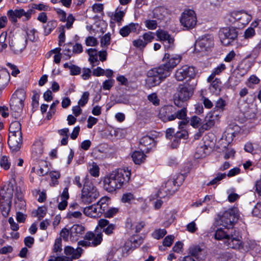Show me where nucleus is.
I'll return each mask as SVG.
<instances>
[{
	"instance_id": "1a4fd4ad",
	"label": "nucleus",
	"mask_w": 261,
	"mask_h": 261,
	"mask_svg": "<svg viewBox=\"0 0 261 261\" xmlns=\"http://www.w3.org/2000/svg\"><path fill=\"white\" fill-rule=\"evenodd\" d=\"M157 40L162 42L166 51L173 50L175 46L174 38L164 30L159 29L155 32Z\"/></svg>"
},
{
	"instance_id": "5fc2aeb1",
	"label": "nucleus",
	"mask_w": 261,
	"mask_h": 261,
	"mask_svg": "<svg viewBox=\"0 0 261 261\" xmlns=\"http://www.w3.org/2000/svg\"><path fill=\"white\" fill-rule=\"evenodd\" d=\"M167 233V231L165 229H158L155 230L152 233L153 238L159 240L163 238Z\"/></svg>"
},
{
	"instance_id": "7ed1b4c3",
	"label": "nucleus",
	"mask_w": 261,
	"mask_h": 261,
	"mask_svg": "<svg viewBox=\"0 0 261 261\" xmlns=\"http://www.w3.org/2000/svg\"><path fill=\"white\" fill-rule=\"evenodd\" d=\"M252 16L244 11L230 12L226 17V21L230 24H236L238 28H242L251 21Z\"/></svg>"
},
{
	"instance_id": "c03bdc74",
	"label": "nucleus",
	"mask_w": 261,
	"mask_h": 261,
	"mask_svg": "<svg viewBox=\"0 0 261 261\" xmlns=\"http://www.w3.org/2000/svg\"><path fill=\"white\" fill-rule=\"evenodd\" d=\"M140 143L144 146L148 145L154 146L155 144L154 139L148 136L143 137L140 139Z\"/></svg>"
},
{
	"instance_id": "72a5a7b5",
	"label": "nucleus",
	"mask_w": 261,
	"mask_h": 261,
	"mask_svg": "<svg viewBox=\"0 0 261 261\" xmlns=\"http://www.w3.org/2000/svg\"><path fill=\"white\" fill-rule=\"evenodd\" d=\"M210 83H211L209 87L210 91L216 94H218L221 88V82L220 79H214Z\"/></svg>"
},
{
	"instance_id": "4d7b16f0",
	"label": "nucleus",
	"mask_w": 261,
	"mask_h": 261,
	"mask_svg": "<svg viewBox=\"0 0 261 261\" xmlns=\"http://www.w3.org/2000/svg\"><path fill=\"white\" fill-rule=\"evenodd\" d=\"M144 22L145 27L150 30L156 29L158 26V23L155 20L147 19Z\"/></svg>"
},
{
	"instance_id": "f3484780",
	"label": "nucleus",
	"mask_w": 261,
	"mask_h": 261,
	"mask_svg": "<svg viewBox=\"0 0 261 261\" xmlns=\"http://www.w3.org/2000/svg\"><path fill=\"white\" fill-rule=\"evenodd\" d=\"M193 90L189 86L181 85L178 87V90L175 96L181 101H185L188 100L193 95Z\"/></svg>"
},
{
	"instance_id": "f257e3e1",
	"label": "nucleus",
	"mask_w": 261,
	"mask_h": 261,
	"mask_svg": "<svg viewBox=\"0 0 261 261\" xmlns=\"http://www.w3.org/2000/svg\"><path fill=\"white\" fill-rule=\"evenodd\" d=\"M130 172L127 169H118L105 177L103 180L105 189L112 192L121 188L129 180Z\"/></svg>"
},
{
	"instance_id": "4be33fe9",
	"label": "nucleus",
	"mask_w": 261,
	"mask_h": 261,
	"mask_svg": "<svg viewBox=\"0 0 261 261\" xmlns=\"http://www.w3.org/2000/svg\"><path fill=\"white\" fill-rule=\"evenodd\" d=\"M126 13L125 10H123L122 7H118L114 12L109 14L111 18V23L117 22L120 25Z\"/></svg>"
},
{
	"instance_id": "7c9ffc66",
	"label": "nucleus",
	"mask_w": 261,
	"mask_h": 261,
	"mask_svg": "<svg viewBox=\"0 0 261 261\" xmlns=\"http://www.w3.org/2000/svg\"><path fill=\"white\" fill-rule=\"evenodd\" d=\"M224 229L220 228H218L215 233V238L218 240H225L227 241L230 235L231 234V230L229 228Z\"/></svg>"
},
{
	"instance_id": "473e14b6",
	"label": "nucleus",
	"mask_w": 261,
	"mask_h": 261,
	"mask_svg": "<svg viewBox=\"0 0 261 261\" xmlns=\"http://www.w3.org/2000/svg\"><path fill=\"white\" fill-rule=\"evenodd\" d=\"M251 63L249 61L242 62L238 66L237 70L238 73L240 76H243L246 74L251 69Z\"/></svg>"
},
{
	"instance_id": "680f3d73",
	"label": "nucleus",
	"mask_w": 261,
	"mask_h": 261,
	"mask_svg": "<svg viewBox=\"0 0 261 261\" xmlns=\"http://www.w3.org/2000/svg\"><path fill=\"white\" fill-rule=\"evenodd\" d=\"M42 152L43 148L40 143L38 142L34 144L33 153L34 154V155L39 156Z\"/></svg>"
},
{
	"instance_id": "49530a36",
	"label": "nucleus",
	"mask_w": 261,
	"mask_h": 261,
	"mask_svg": "<svg viewBox=\"0 0 261 261\" xmlns=\"http://www.w3.org/2000/svg\"><path fill=\"white\" fill-rule=\"evenodd\" d=\"M90 93L88 91L83 93L80 99L79 100L77 104L82 107L85 106L88 102L89 99Z\"/></svg>"
},
{
	"instance_id": "cd10ccee",
	"label": "nucleus",
	"mask_w": 261,
	"mask_h": 261,
	"mask_svg": "<svg viewBox=\"0 0 261 261\" xmlns=\"http://www.w3.org/2000/svg\"><path fill=\"white\" fill-rule=\"evenodd\" d=\"M83 250L80 248L77 247L75 250L71 246H66L64 248V253L66 255H71L72 258L78 259L81 256Z\"/></svg>"
},
{
	"instance_id": "338daca9",
	"label": "nucleus",
	"mask_w": 261,
	"mask_h": 261,
	"mask_svg": "<svg viewBox=\"0 0 261 261\" xmlns=\"http://www.w3.org/2000/svg\"><path fill=\"white\" fill-rule=\"evenodd\" d=\"M114 80L109 79L105 81L102 85V89L105 90H110L114 84Z\"/></svg>"
},
{
	"instance_id": "13d9d810",
	"label": "nucleus",
	"mask_w": 261,
	"mask_h": 261,
	"mask_svg": "<svg viewBox=\"0 0 261 261\" xmlns=\"http://www.w3.org/2000/svg\"><path fill=\"white\" fill-rule=\"evenodd\" d=\"M0 165L5 170H8L11 166V163L7 156H3L0 160Z\"/></svg>"
},
{
	"instance_id": "58836bf2",
	"label": "nucleus",
	"mask_w": 261,
	"mask_h": 261,
	"mask_svg": "<svg viewBox=\"0 0 261 261\" xmlns=\"http://www.w3.org/2000/svg\"><path fill=\"white\" fill-rule=\"evenodd\" d=\"M202 117L197 115L193 116L190 119V124L194 128L201 126L203 124Z\"/></svg>"
},
{
	"instance_id": "f704fd0d",
	"label": "nucleus",
	"mask_w": 261,
	"mask_h": 261,
	"mask_svg": "<svg viewBox=\"0 0 261 261\" xmlns=\"http://www.w3.org/2000/svg\"><path fill=\"white\" fill-rule=\"evenodd\" d=\"M132 158L136 164H140L144 162L146 155L142 151H135L132 153Z\"/></svg>"
},
{
	"instance_id": "8fccbe9b",
	"label": "nucleus",
	"mask_w": 261,
	"mask_h": 261,
	"mask_svg": "<svg viewBox=\"0 0 261 261\" xmlns=\"http://www.w3.org/2000/svg\"><path fill=\"white\" fill-rule=\"evenodd\" d=\"M133 44L135 47L140 49L144 48L147 45L141 36L134 40L133 41Z\"/></svg>"
},
{
	"instance_id": "79ce46f5",
	"label": "nucleus",
	"mask_w": 261,
	"mask_h": 261,
	"mask_svg": "<svg viewBox=\"0 0 261 261\" xmlns=\"http://www.w3.org/2000/svg\"><path fill=\"white\" fill-rule=\"evenodd\" d=\"M165 12L166 10L164 8L162 7H156L152 11V17L159 19H162Z\"/></svg>"
},
{
	"instance_id": "b1692460",
	"label": "nucleus",
	"mask_w": 261,
	"mask_h": 261,
	"mask_svg": "<svg viewBox=\"0 0 261 261\" xmlns=\"http://www.w3.org/2000/svg\"><path fill=\"white\" fill-rule=\"evenodd\" d=\"M202 117L203 124L201 126L202 129L208 130L213 127L216 120L218 119V115H200Z\"/></svg>"
},
{
	"instance_id": "864d4df0",
	"label": "nucleus",
	"mask_w": 261,
	"mask_h": 261,
	"mask_svg": "<svg viewBox=\"0 0 261 261\" xmlns=\"http://www.w3.org/2000/svg\"><path fill=\"white\" fill-rule=\"evenodd\" d=\"M111 34L108 33L102 37L100 40V45L102 47H107L111 42Z\"/></svg>"
},
{
	"instance_id": "ddd939ff",
	"label": "nucleus",
	"mask_w": 261,
	"mask_h": 261,
	"mask_svg": "<svg viewBox=\"0 0 261 261\" xmlns=\"http://www.w3.org/2000/svg\"><path fill=\"white\" fill-rule=\"evenodd\" d=\"M241 238V236L238 231L231 229V234L227 241H225V243L229 248L240 249L243 247Z\"/></svg>"
},
{
	"instance_id": "09e8293b",
	"label": "nucleus",
	"mask_w": 261,
	"mask_h": 261,
	"mask_svg": "<svg viewBox=\"0 0 261 261\" xmlns=\"http://www.w3.org/2000/svg\"><path fill=\"white\" fill-rule=\"evenodd\" d=\"M226 174L225 173H219L217 176L208 183L206 184L207 186L217 185L220 180L226 177Z\"/></svg>"
},
{
	"instance_id": "4c0bfd02",
	"label": "nucleus",
	"mask_w": 261,
	"mask_h": 261,
	"mask_svg": "<svg viewBox=\"0 0 261 261\" xmlns=\"http://www.w3.org/2000/svg\"><path fill=\"white\" fill-rule=\"evenodd\" d=\"M137 238H139L138 243V240L135 238H131L130 240H128L126 241L124 244V247L125 249L128 250L133 247H136L137 245H140L142 243V239L138 237H137Z\"/></svg>"
},
{
	"instance_id": "412c9836",
	"label": "nucleus",
	"mask_w": 261,
	"mask_h": 261,
	"mask_svg": "<svg viewBox=\"0 0 261 261\" xmlns=\"http://www.w3.org/2000/svg\"><path fill=\"white\" fill-rule=\"evenodd\" d=\"M69 229L70 232V241L71 242L77 241L85 230L84 226L78 224L73 225Z\"/></svg>"
},
{
	"instance_id": "3c124183",
	"label": "nucleus",
	"mask_w": 261,
	"mask_h": 261,
	"mask_svg": "<svg viewBox=\"0 0 261 261\" xmlns=\"http://www.w3.org/2000/svg\"><path fill=\"white\" fill-rule=\"evenodd\" d=\"M27 37L25 40H30L32 42L36 41L38 39L37 32L35 29L29 30L27 33Z\"/></svg>"
},
{
	"instance_id": "c85d7f7f",
	"label": "nucleus",
	"mask_w": 261,
	"mask_h": 261,
	"mask_svg": "<svg viewBox=\"0 0 261 261\" xmlns=\"http://www.w3.org/2000/svg\"><path fill=\"white\" fill-rule=\"evenodd\" d=\"M10 79V74L7 70L0 67V90L4 88L7 85Z\"/></svg>"
},
{
	"instance_id": "bb28decb",
	"label": "nucleus",
	"mask_w": 261,
	"mask_h": 261,
	"mask_svg": "<svg viewBox=\"0 0 261 261\" xmlns=\"http://www.w3.org/2000/svg\"><path fill=\"white\" fill-rule=\"evenodd\" d=\"M13 195V188L12 185H9L6 190L3 189L0 191V201L8 202H12Z\"/></svg>"
},
{
	"instance_id": "9b49d317",
	"label": "nucleus",
	"mask_w": 261,
	"mask_h": 261,
	"mask_svg": "<svg viewBox=\"0 0 261 261\" xmlns=\"http://www.w3.org/2000/svg\"><path fill=\"white\" fill-rule=\"evenodd\" d=\"M214 45V39L211 35H205L196 40L195 51L200 52L206 51Z\"/></svg>"
},
{
	"instance_id": "5701e85b",
	"label": "nucleus",
	"mask_w": 261,
	"mask_h": 261,
	"mask_svg": "<svg viewBox=\"0 0 261 261\" xmlns=\"http://www.w3.org/2000/svg\"><path fill=\"white\" fill-rule=\"evenodd\" d=\"M140 28L137 23H130L122 27L119 31L120 34L123 37L128 36L131 33H135Z\"/></svg>"
},
{
	"instance_id": "774afa93",
	"label": "nucleus",
	"mask_w": 261,
	"mask_h": 261,
	"mask_svg": "<svg viewBox=\"0 0 261 261\" xmlns=\"http://www.w3.org/2000/svg\"><path fill=\"white\" fill-rule=\"evenodd\" d=\"M252 213L254 216L261 218V201L257 203L253 208Z\"/></svg>"
},
{
	"instance_id": "6e6d98bb",
	"label": "nucleus",
	"mask_w": 261,
	"mask_h": 261,
	"mask_svg": "<svg viewBox=\"0 0 261 261\" xmlns=\"http://www.w3.org/2000/svg\"><path fill=\"white\" fill-rule=\"evenodd\" d=\"M44 115H31L30 119L33 123L39 125L45 122V119H44Z\"/></svg>"
},
{
	"instance_id": "aec40b11",
	"label": "nucleus",
	"mask_w": 261,
	"mask_h": 261,
	"mask_svg": "<svg viewBox=\"0 0 261 261\" xmlns=\"http://www.w3.org/2000/svg\"><path fill=\"white\" fill-rule=\"evenodd\" d=\"M85 239L90 242L91 246L95 247L101 243L102 233L101 232L97 233L88 232L85 236Z\"/></svg>"
},
{
	"instance_id": "a19ab883",
	"label": "nucleus",
	"mask_w": 261,
	"mask_h": 261,
	"mask_svg": "<svg viewBox=\"0 0 261 261\" xmlns=\"http://www.w3.org/2000/svg\"><path fill=\"white\" fill-rule=\"evenodd\" d=\"M57 26L56 20H50L47 22L44 27V32L46 35L49 34Z\"/></svg>"
},
{
	"instance_id": "ea45409f",
	"label": "nucleus",
	"mask_w": 261,
	"mask_h": 261,
	"mask_svg": "<svg viewBox=\"0 0 261 261\" xmlns=\"http://www.w3.org/2000/svg\"><path fill=\"white\" fill-rule=\"evenodd\" d=\"M162 81L159 80L158 79L153 77L152 75H148L146 79V85L149 88L155 87L159 85Z\"/></svg>"
},
{
	"instance_id": "f8f14e48",
	"label": "nucleus",
	"mask_w": 261,
	"mask_h": 261,
	"mask_svg": "<svg viewBox=\"0 0 261 261\" xmlns=\"http://www.w3.org/2000/svg\"><path fill=\"white\" fill-rule=\"evenodd\" d=\"M181 57L179 55H170L166 53L163 60L165 63L161 66L165 70H167L170 74L171 70L180 62Z\"/></svg>"
},
{
	"instance_id": "f03ea898",
	"label": "nucleus",
	"mask_w": 261,
	"mask_h": 261,
	"mask_svg": "<svg viewBox=\"0 0 261 261\" xmlns=\"http://www.w3.org/2000/svg\"><path fill=\"white\" fill-rule=\"evenodd\" d=\"M80 196V202L89 204L95 201L99 196L96 187L89 179H85Z\"/></svg>"
},
{
	"instance_id": "de8ad7c7",
	"label": "nucleus",
	"mask_w": 261,
	"mask_h": 261,
	"mask_svg": "<svg viewBox=\"0 0 261 261\" xmlns=\"http://www.w3.org/2000/svg\"><path fill=\"white\" fill-rule=\"evenodd\" d=\"M32 8L38 11H49L51 10V7L44 3L34 4Z\"/></svg>"
},
{
	"instance_id": "0e129e2a",
	"label": "nucleus",
	"mask_w": 261,
	"mask_h": 261,
	"mask_svg": "<svg viewBox=\"0 0 261 261\" xmlns=\"http://www.w3.org/2000/svg\"><path fill=\"white\" fill-rule=\"evenodd\" d=\"M85 43L87 46H94L97 44L98 41L96 38L92 36H89L86 38Z\"/></svg>"
},
{
	"instance_id": "9d476101",
	"label": "nucleus",
	"mask_w": 261,
	"mask_h": 261,
	"mask_svg": "<svg viewBox=\"0 0 261 261\" xmlns=\"http://www.w3.org/2000/svg\"><path fill=\"white\" fill-rule=\"evenodd\" d=\"M196 75L195 68L187 65L178 68L175 73V78L178 81H182L189 77L194 78Z\"/></svg>"
},
{
	"instance_id": "dca6fc26",
	"label": "nucleus",
	"mask_w": 261,
	"mask_h": 261,
	"mask_svg": "<svg viewBox=\"0 0 261 261\" xmlns=\"http://www.w3.org/2000/svg\"><path fill=\"white\" fill-rule=\"evenodd\" d=\"M8 143L12 152L19 151L22 144V133L9 134Z\"/></svg>"
},
{
	"instance_id": "4468645a",
	"label": "nucleus",
	"mask_w": 261,
	"mask_h": 261,
	"mask_svg": "<svg viewBox=\"0 0 261 261\" xmlns=\"http://www.w3.org/2000/svg\"><path fill=\"white\" fill-rule=\"evenodd\" d=\"M32 12V9H29L27 11H25L23 9L10 10L7 12V15L12 22L15 23L17 21V18L22 16H24L25 20H29L31 17Z\"/></svg>"
},
{
	"instance_id": "2eb2a0df",
	"label": "nucleus",
	"mask_w": 261,
	"mask_h": 261,
	"mask_svg": "<svg viewBox=\"0 0 261 261\" xmlns=\"http://www.w3.org/2000/svg\"><path fill=\"white\" fill-rule=\"evenodd\" d=\"M179 185L177 184L175 178H171L166 181L161 187L159 191V195L161 197H164L163 193L167 195L173 194L177 190Z\"/></svg>"
},
{
	"instance_id": "2f4dec72",
	"label": "nucleus",
	"mask_w": 261,
	"mask_h": 261,
	"mask_svg": "<svg viewBox=\"0 0 261 261\" xmlns=\"http://www.w3.org/2000/svg\"><path fill=\"white\" fill-rule=\"evenodd\" d=\"M226 69V65L224 63L218 65L216 67L213 69L211 74L207 79L208 83L211 82L216 75H219Z\"/></svg>"
},
{
	"instance_id": "c756f323",
	"label": "nucleus",
	"mask_w": 261,
	"mask_h": 261,
	"mask_svg": "<svg viewBox=\"0 0 261 261\" xmlns=\"http://www.w3.org/2000/svg\"><path fill=\"white\" fill-rule=\"evenodd\" d=\"M60 197L61 201L59 203L58 207L60 210H64L67 205V200L69 198L68 188L67 187L64 189Z\"/></svg>"
},
{
	"instance_id": "a211bd4d",
	"label": "nucleus",
	"mask_w": 261,
	"mask_h": 261,
	"mask_svg": "<svg viewBox=\"0 0 261 261\" xmlns=\"http://www.w3.org/2000/svg\"><path fill=\"white\" fill-rule=\"evenodd\" d=\"M83 213L87 216L91 218L100 217L104 213L96 203L85 207Z\"/></svg>"
},
{
	"instance_id": "e433bc0d",
	"label": "nucleus",
	"mask_w": 261,
	"mask_h": 261,
	"mask_svg": "<svg viewBox=\"0 0 261 261\" xmlns=\"http://www.w3.org/2000/svg\"><path fill=\"white\" fill-rule=\"evenodd\" d=\"M22 133L21 125L19 121L11 122L9 126V134Z\"/></svg>"
},
{
	"instance_id": "a18cd8bd",
	"label": "nucleus",
	"mask_w": 261,
	"mask_h": 261,
	"mask_svg": "<svg viewBox=\"0 0 261 261\" xmlns=\"http://www.w3.org/2000/svg\"><path fill=\"white\" fill-rule=\"evenodd\" d=\"M203 251L199 246L195 245L190 247L189 251L190 254L198 258L200 253Z\"/></svg>"
},
{
	"instance_id": "bf43d9fd",
	"label": "nucleus",
	"mask_w": 261,
	"mask_h": 261,
	"mask_svg": "<svg viewBox=\"0 0 261 261\" xmlns=\"http://www.w3.org/2000/svg\"><path fill=\"white\" fill-rule=\"evenodd\" d=\"M207 150V148L206 145H202L199 146L197 148V158H203L205 157L207 154L206 150Z\"/></svg>"
},
{
	"instance_id": "37998d69",
	"label": "nucleus",
	"mask_w": 261,
	"mask_h": 261,
	"mask_svg": "<svg viewBox=\"0 0 261 261\" xmlns=\"http://www.w3.org/2000/svg\"><path fill=\"white\" fill-rule=\"evenodd\" d=\"M109 201V198L108 197H102L96 204L98 205L100 208H101L102 211L103 213L108 208V203Z\"/></svg>"
},
{
	"instance_id": "052dcab7",
	"label": "nucleus",
	"mask_w": 261,
	"mask_h": 261,
	"mask_svg": "<svg viewBox=\"0 0 261 261\" xmlns=\"http://www.w3.org/2000/svg\"><path fill=\"white\" fill-rule=\"evenodd\" d=\"M148 100L154 106H158L160 104V99L156 93H152L147 96Z\"/></svg>"
},
{
	"instance_id": "e2e57ef3",
	"label": "nucleus",
	"mask_w": 261,
	"mask_h": 261,
	"mask_svg": "<svg viewBox=\"0 0 261 261\" xmlns=\"http://www.w3.org/2000/svg\"><path fill=\"white\" fill-rule=\"evenodd\" d=\"M255 35V31L253 27H249L247 29L244 34L245 39H248L252 38Z\"/></svg>"
},
{
	"instance_id": "69168bd1",
	"label": "nucleus",
	"mask_w": 261,
	"mask_h": 261,
	"mask_svg": "<svg viewBox=\"0 0 261 261\" xmlns=\"http://www.w3.org/2000/svg\"><path fill=\"white\" fill-rule=\"evenodd\" d=\"M61 237L63 239V240L65 241H68L70 240V229H67L66 228H64L62 229L60 232Z\"/></svg>"
},
{
	"instance_id": "a878e982",
	"label": "nucleus",
	"mask_w": 261,
	"mask_h": 261,
	"mask_svg": "<svg viewBox=\"0 0 261 261\" xmlns=\"http://www.w3.org/2000/svg\"><path fill=\"white\" fill-rule=\"evenodd\" d=\"M98 226L103 229L104 232L107 235H110L113 233L115 228V225L113 224H109L108 220L101 219L98 221Z\"/></svg>"
},
{
	"instance_id": "6ab92c4d",
	"label": "nucleus",
	"mask_w": 261,
	"mask_h": 261,
	"mask_svg": "<svg viewBox=\"0 0 261 261\" xmlns=\"http://www.w3.org/2000/svg\"><path fill=\"white\" fill-rule=\"evenodd\" d=\"M147 74L158 79L161 81L169 76V72L167 70H165L161 65L149 70Z\"/></svg>"
},
{
	"instance_id": "0eeeda50",
	"label": "nucleus",
	"mask_w": 261,
	"mask_h": 261,
	"mask_svg": "<svg viewBox=\"0 0 261 261\" xmlns=\"http://www.w3.org/2000/svg\"><path fill=\"white\" fill-rule=\"evenodd\" d=\"M25 93L23 90H16L12 95L10 100V108L14 113H21L24 107Z\"/></svg>"
},
{
	"instance_id": "20e7f679",
	"label": "nucleus",
	"mask_w": 261,
	"mask_h": 261,
	"mask_svg": "<svg viewBox=\"0 0 261 261\" xmlns=\"http://www.w3.org/2000/svg\"><path fill=\"white\" fill-rule=\"evenodd\" d=\"M178 116V115H177ZM187 115H178V119L180 120L178 122V130L174 134V139L172 144V147L175 148L179 141L181 139H186L188 137L187 128L189 126V119Z\"/></svg>"
},
{
	"instance_id": "39448f33",
	"label": "nucleus",
	"mask_w": 261,
	"mask_h": 261,
	"mask_svg": "<svg viewBox=\"0 0 261 261\" xmlns=\"http://www.w3.org/2000/svg\"><path fill=\"white\" fill-rule=\"evenodd\" d=\"M238 213L233 208L228 209L218 215L217 222L225 228H230L238 219Z\"/></svg>"
},
{
	"instance_id": "423d86ee",
	"label": "nucleus",
	"mask_w": 261,
	"mask_h": 261,
	"mask_svg": "<svg viewBox=\"0 0 261 261\" xmlns=\"http://www.w3.org/2000/svg\"><path fill=\"white\" fill-rule=\"evenodd\" d=\"M179 21L181 25L186 30H190L194 28L197 22L196 12L190 9L185 10L180 15Z\"/></svg>"
},
{
	"instance_id": "c9c22d12",
	"label": "nucleus",
	"mask_w": 261,
	"mask_h": 261,
	"mask_svg": "<svg viewBox=\"0 0 261 261\" xmlns=\"http://www.w3.org/2000/svg\"><path fill=\"white\" fill-rule=\"evenodd\" d=\"M11 207V202L0 201V210L3 216L5 217L8 216Z\"/></svg>"
},
{
	"instance_id": "393cba45",
	"label": "nucleus",
	"mask_w": 261,
	"mask_h": 261,
	"mask_svg": "<svg viewBox=\"0 0 261 261\" xmlns=\"http://www.w3.org/2000/svg\"><path fill=\"white\" fill-rule=\"evenodd\" d=\"M27 45V40L21 38L10 44L11 49L16 54H21Z\"/></svg>"
},
{
	"instance_id": "6e6552de",
	"label": "nucleus",
	"mask_w": 261,
	"mask_h": 261,
	"mask_svg": "<svg viewBox=\"0 0 261 261\" xmlns=\"http://www.w3.org/2000/svg\"><path fill=\"white\" fill-rule=\"evenodd\" d=\"M238 35L237 30L233 27H226L220 29L219 36L221 43L225 46L229 45L235 40Z\"/></svg>"
},
{
	"instance_id": "603ef678",
	"label": "nucleus",
	"mask_w": 261,
	"mask_h": 261,
	"mask_svg": "<svg viewBox=\"0 0 261 261\" xmlns=\"http://www.w3.org/2000/svg\"><path fill=\"white\" fill-rule=\"evenodd\" d=\"M141 37L145 41L146 45L151 42L154 38V33L152 32H148L144 33Z\"/></svg>"
}]
</instances>
